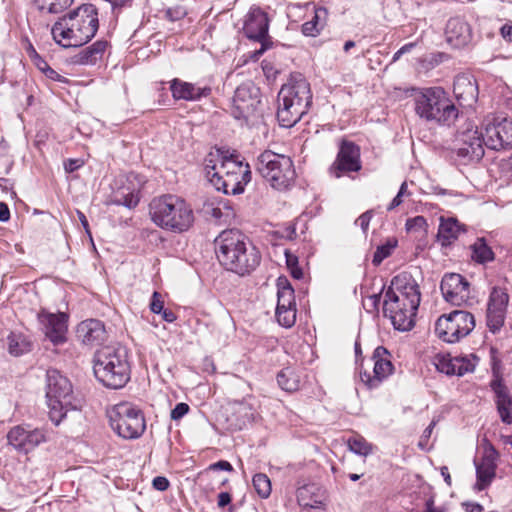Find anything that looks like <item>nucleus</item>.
Segmentation results:
<instances>
[{"instance_id": "15", "label": "nucleus", "mask_w": 512, "mask_h": 512, "mask_svg": "<svg viewBox=\"0 0 512 512\" xmlns=\"http://www.w3.org/2000/svg\"><path fill=\"white\" fill-rule=\"evenodd\" d=\"M482 454L479 460H474L476 468V484L475 489L478 491L485 490L496 477L497 462L499 453L495 447L487 440L481 444Z\"/></svg>"}, {"instance_id": "46", "label": "nucleus", "mask_w": 512, "mask_h": 512, "mask_svg": "<svg viewBox=\"0 0 512 512\" xmlns=\"http://www.w3.org/2000/svg\"><path fill=\"white\" fill-rule=\"evenodd\" d=\"M405 227L408 232L425 231L427 227V221L423 216H416L407 219Z\"/></svg>"}, {"instance_id": "32", "label": "nucleus", "mask_w": 512, "mask_h": 512, "mask_svg": "<svg viewBox=\"0 0 512 512\" xmlns=\"http://www.w3.org/2000/svg\"><path fill=\"white\" fill-rule=\"evenodd\" d=\"M277 307L296 308L294 289L286 278L279 277L277 280Z\"/></svg>"}, {"instance_id": "50", "label": "nucleus", "mask_w": 512, "mask_h": 512, "mask_svg": "<svg viewBox=\"0 0 512 512\" xmlns=\"http://www.w3.org/2000/svg\"><path fill=\"white\" fill-rule=\"evenodd\" d=\"M84 165V161L82 159H67L64 161V169L67 173H73L80 169Z\"/></svg>"}, {"instance_id": "62", "label": "nucleus", "mask_w": 512, "mask_h": 512, "mask_svg": "<svg viewBox=\"0 0 512 512\" xmlns=\"http://www.w3.org/2000/svg\"><path fill=\"white\" fill-rule=\"evenodd\" d=\"M32 62L41 72H44L49 67L48 63L40 55Z\"/></svg>"}, {"instance_id": "22", "label": "nucleus", "mask_w": 512, "mask_h": 512, "mask_svg": "<svg viewBox=\"0 0 512 512\" xmlns=\"http://www.w3.org/2000/svg\"><path fill=\"white\" fill-rule=\"evenodd\" d=\"M251 180V171H244L243 173L236 172L235 174H220V172H213L210 178V183L218 190L227 195H237L244 191V187Z\"/></svg>"}, {"instance_id": "47", "label": "nucleus", "mask_w": 512, "mask_h": 512, "mask_svg": "<svg viewBox=\"0 0 512 512\" xmlns=\"http://www.w3.org/2000/svg\"><path fill=\"white\" fill-rule=\"evenodd\" d=\"M456 364L458 376L473 372L475 369V364L467 357H456Z\"/></svg>"}, {"instance_id": "17", "label": "nucleus", "mask_w": 512, "mask_h": 512, "mask_svg": "<svg viewBox=\"0 0 512 512\" xmlns=\"http://www.w3.org/2000/svg\"><path fill=\"white\" fill-rule=\"evenodd\" d=\"M460 145L455 150L457 160L464 165L478 162L484 155V137L477 129H467L461 134Z\"/></svg>"}, {"instance_id": "16", "label": "nucleus", "mask_w": 512, "mask_h": 512, "mask_svg": "<svg viewBox=\"0 0 512 512\" xmlns=\"http://www.w3.org/2000/svg\"><path fill=\"white\" fill-rule=\"evenodd\" d=\"M8 443L19 453L27 454L41 443L46 442V433L43 429L18 425L10 429L7 434Z\"/></svg>"}, {"instance_id": "9", "label": "nucleus", "mask_w": 512, "mask_h": 512, "mask_svg": "<svg viewBox=\"0 0 512 512\" xmlns=\"http://www.w3.org/2000/svg\"><path fill=\"white\" fill-rule=\"evenodd\" d=\"M256 169L273 188L278 190L289 187L295 178L291 158L270 150H266L259 155Z\"/></svg>"}, {"instance_id": "7", "label": "nucleus", "mask_w": 512, "mask_h": 512, "mask_svg": "<svg viewBox=\"0 0 512 512\" xmlns=\"http://www.w3.org/2000/svg\"><path fill=\"white\" fill-rule=\"evenodd\" d=\"M277 118L282 127L294 126L307 113L312 94L310 84L303 78L283 85L278 93Z\"/></svg>"}, {"instance_id": "34", "label": "nucleus", "mask_w": 512, "mask_h": 512, "mask_svg": "<svg viewBox=\"0 0 512 512\" xmlns=\"http://www.w3.org/2000/svg\"><path fill=\"white\" fill-rule=\"evenodd\" d=\"M8 352L13 356H21L31 350V343L22 333L11 332L7 337Z\"/></svg>"}, {"instance_id": "43", "label": "nucleus", "mask_w": 512, "mask_h": 512, "mask_svg": "<svg viewBox=\"0 0 512 512\" xmlns=\"http://www.w3.org/2000/svg\"><path fill=\"white\" fill-rule=\"evenodd\" d=\"M396 246L397 240L395 238H389L384 244L377 247L373 255L372 263L375 266L380 265L384 259L391 255Z\"/></svg>"}, {"instance_id": "10", "label": "nucleus", "mask_w": 512, "mask_h": 512, "mask_svg": "<svg viewBox=\"0 0 512 512\" xmlns=\"http://www.w3.org/2000/svg\"><path fill=\"white\" fill-rule=\"evenodd\" d=\"M110 426L123 439L139 438L146 429L142 411L130 402H121L108 411Z\"/></svg>"}, {"instance_id": "29", "label": "nucleus", "mask_w": 512, "mask_h": 512, "mask_svg": "<svg viewBox=\"0 0 512 512\" xmlns=\"http://www.w3.org/2000/svg\"><path fill=\"white\" fill-rule=\"evenodd\" d=\"M465 232L464 225L460 224L456 218H440V224L437 233V240L443 246H450L456 241L461 233Z\"/></svg>"}, {"instance_id": "40", "label": "nucleus", "mask_w": 512, "mask_h": 512, "mask_svg": "<svg viewBox=\"0 0 512 512\" xmlns=\"http://www.w3.org/2000/svg\"><path fill=\"white\" fill-rule=\"evenodd\" d=\"M350 451L360 456H367L372 452V445L359 434H355L348 439Z\"/></svg>"}, {"instance_id": "25", "label": "nucleus", "mask_w": 512, "mask_h": 512, "mask_svg": "<svg viewBox=\"0 0 512 512\" xmlns=\"http://www.w3.org/2000/svg\"><path fill=\"white\" fill-rule=\"evenodd\" d=\"M445 36L452 47L462 48L471 42L472 30L464 19L454 17L449 19L446 24Z\"/></svg>"}, {"instance_id": "26", "label": "nucleus", "mask_w": 512, "mask_h": 512, "mask_svg": "<svg viewBox=\"0 0 512 512\" xmlns=\"http://www.w3.org/2000/svg\"><path fill=\"white\" fill-rule=\"evenodd\" d=\"M170 90L175 100L185 101H199L202 98L208 97L212 91L209 86L201 87L178 78L170 82Z\"/></svg>"}, {"instance_id": "41", "label": "nucleus", "mask_w": 512, "mask_h": 512, "mask_svg": "<svg viewBox=\"0 0 512 512\" xmlns=\"http://www.w3.org/2000/svg\"><path fill=\"white\" fill-rule=\"evenodd\" d=\"M436 369L446 375H457V364L456 357H450V355H438L435 358Z\"/></svg>"}, {"instance_id": "48", "label": "nucleus", "mask_w": 512, "mask_h": 512, "mask_svg": "<svg viewBox=\"0 0 512 512\" xmlns=\"http://www.w3.org/2000/svg\"><path fill=\"white\" fill-rule=\"evenodd\" d=\"M189 410L190 407L187 403L180 402L172 409L170 417L172 420L178 421L188 414Z\"/></svg>"}, {"instance_id": "36", "label": "nucleus", "mask_w": 512, "mask_h": 512, "mask_svg": "<svg viewBox=\"0 0 512 512\" xmlns=\"http://www.w3.org/2000/svg\"><path fill=\"white\" fill-rule=\"evenodd\" d=\"M327 15V9L325 7H318L314 11V15L311 20L306 21L302 25V33L305 36L315 37L323 28L321 19H324Z\"/></svg>"}, {"instance_id": "44", "label": "nucleus", "mask_w": 512, "mask_h": 512, "mask_svg": "<svg viewBox=\"0 0 512 512\" xmlns=\"http://www.w3.org/2000/svg\"><path fill=\"white\" fill-rule=\"evenodd\" d=\"M276 318L278 323L286 328H290L296 321V308H276Z\"/></svg>"}, {"instance_id": "18", "label": "nucleus", "mask_w": 512, "mask_h": 512, "mask_svg": "<svg viewBox=\"0 0 512 512\" xmlns=\"http://www.w3.org/2000/svg\"><path fill=\"white\" fill-rule=\"evenodd\" d=\"M362 165L360 161V149L351 141H342L337 158L330 168V173L336 178L350 172H358Z\"/></svg>"}, {"instance_id": "33", "label": "nucleus", "mask_w": 512, "mask_h": 512, "mask_svg": "<svg viewBox=\"0 0 512 512\" xmlns=\"http://www.w3.org/2000/svg\"><path fill=\"white\" fill-rule=\"evenodd\" d=\"M471 258L478 264H486L495 258V254L490 246H488L485 238H477L470 246Z\"/></svg>"}, {"instance_id": "52", "label": "nucleus", "mask_w": 512, "mask_h": 512, "mask_svg": "<svg viewBox=\"0 0 512 512\" xmlns=\"http://www.w3.org/2000/svg\"><path fill=\"white\" fill-rule=\"evenodd\" d=\"M152 485L158 491H165L168 489L170 483L166 477L157 476L153 479Z\"/></svg>"}, {"instance_id": "27", "label": "nucleus", "mask_w": 512, "mask_h": 512, "mask_svg": "<svg viewBox=\"0 0 512 512\" xmlns=\"http://www.w3.org/2000/svg\"><path fill=\"white\" fill-rule=\"evenodd\" d=\"M453 93L461 105L472 106L479 94L476 80L470 75H457L453 83Z\"/></svg>"}, {"instance_id": "5", "label": "nucleus", "mask_w": 512, "mask_h": 512, "mask_svg": "<svg viewBox=\"0 0 512 512\" xmlns=\"http://www.w3.org/2000/svg\"><path fill=\"white\" fill-rule=\"evenodd\" d=\"M415 113L427 122L450 126L459 112L454 102L441 87L421 88L414 94Z\"/></svg>"}, {"instance_id": "39", "label": "nucleus", "mask_w": 512, "mask_h": 512, "mask_svg": "<svg viewBox=\"0 0 512 512\" xmlns=\"http://www.w3.org/2000/svg\"><path fill=\"white\" fill-rule=\"evenodd\" d=\"M224 150L217 148L207 154L204 159V169L206 177L210 180L213 172H219V165L223 159Z\"/></svg>"}, {"instance_id": "28", "label": "nucleus", "mask_w": 512, "mask_h": 512, "mask_svg": "<svg viewBox=\"0 0 512 512\" xmlns=\"http://www.w3.org/2000/svg\"><path fill=\"white\" fill-rule=\"evenodd\" d=\"M492 390L496 395L497 409L501 420L506 424L512 423V398L509 395L507 387L501 379H495L491 382Z\"/></svg>"}, {"instance_id": "8", "label": "nucleus", "mask_w": 512, "mask_h": 512, "mask_svg": "<svg viewBox=\"0 0 512 512\" xmlns=\"http://www.w3.org/2000/svg\"><path fill=\"white\" fill-rule=\"evenodd\" d=\"M46 380V398L50 409L49 417L55 425H59L67 411L76 408L72 403V384L67 377L54 369L47 371Z\"/></svg>"}, {"instance_id": "56", "label": "nucleus", "mask_w": 512, "mask_h": 512, "mask_svg": "<svg viewBox=\"0 0 512 512\" xmlns=\"http://www.w3.org/2000/svg\"><path fill=\"white\" fill-rule=\"evenodd\" d=\"M210 469L212 470H224V471H232L233 467L232 465L225 460H220L212 465H210Z\"/></svg>"}, {"instance_id": "23", "label": "nucleus", "mask_w": 512, "mask_h": 512, "mask_svg": "<svg viewBox=\"0 0 512 512\" xmlns=\"http://www.w3.org/2000/svg\"><path fill=\"white\" fill-rule=\"evenodd\" d=\"M39 320L45 327L46 337L55 345L66 341L67 316L64 313H41Z\"/></svg>"}, {"instance_id": "54", "label": "nucleus", "mask_w": 512, "mask_h": 512, "mask_svg": "<svg viewBox=\"0 0 512 512\" xmlns=\"http://www.w3.org/2000/svg\"><path fill=\"white\" fill-rule=\"evenodd\" d=\"M45 74V76L51 80H54V81H58V82H66V78L62 75H60L57 71H55L53 68H51L50 66L45 69V71L43 72Z\"/></svg>"}, {"instance_id": "37", "label": "nucleus", "mask_w": 512, "mask_h": 512, "mask_svg": "<svg viewBox=\"0 0 512 512\" xmlns=\"http://www.w3.org/2000/svg\"><path fill=\"white\" fill-rule=\"evenodd\" d=\"M244 171H250L249 165H244L241 161L235 159L233 154H230L229 151L224 150L223 159L221 160V164L219 165L220 174L232 175L233 173H243Z\"/></svg>"}, {"instance_id": "13", "label": "nucleus", "mask_w": 512, "mask_h": 512, "mask_svg": "<svg viewBox=\"0 0 512 512\" xmlns=\"http://www.w3.org/2000/svg\"><path fill=\"white\" fill-rule=\"evenodd\" d=\"M242 29L248 39L261 44L260 48L253 51L250 55L253 61H257L273 45L272 39L268 35L269 19L267 14L259 7H251L245 16Z\"/></svg>"}, {"instance_id": "64", "label": "nucleus", "mask_w": 512, "mask_h": 512, "mask_svg": "<svg viewBox=\"0 0 512 512\" xmlns=\"http://www.w3.org/2000/svg\"><path fill=\"white\" fill-rule=\"evenodd\" d=\"M426 506V512H447L444 507H435L432 501H428Z\"/></svg>"}, {"instance_id": "12", "label": "nucleus", "mask_w": 512, "mask_h": 512, "mask_svg": "<svg viewBox=\"0 0 512 512\" xmlns=\"http://www.w3.org/2000/svg\"><path fill=\"white\" fill-rule=\"evenodd\" d=\"M260 104V89L252 81H246L236 88L230 112L235 119L249 123L261 115Z\"/></svg>"}, {"instance_id": "2", "label": "nucleus", "mask_w": 512, "mask_h": 512, "mask_svg": "<svg viewBox=\"0 0 512 512\" xmlns=\"http://www.w3.org/2000/svg\"><path fill=\"white\" fill-rule=\"evenodd\" d=\"M214 244L220 264L238 275L249 274L260 264V252L239 230L221 232Z\"/></svg>"}, {"instance_id": "21", "label": "nucleus", "mask_w": 512, "mask_h": 512, "mask_svg": "<svg viewBox=\"0 0 512 512\" xmlns=\"http://www.w3.org/2000/svg\"><path fill=\"white\" fill-rule=\"evenodd\" d=\"M484 144L492 150L512 148V120L502 119L485 127Z\"/></svg>"}, {"instance_id": "63", "label": "nucleus", "mask_w": 512, "mask_h": 512, "mask_svg": "<svg viewBox=\"0 0 512 512\" xmlns=\"http://www.w3.org/2000/svg\"><path fill=\"white\" fill-rule=\"evenodd\" d=\"M403 197L404 196L397 193V195L392 199V201L388 205L387 210L391 211L398 207L399 205H401V203L403 202Z\"/></svg>"}, {"instance_id": "53", "label": "nucleus", "mask_w": 512, "mask_h": 512, "mask_svg": "<svg viewBox=\"0 0 512 512\" xmlns=\"http://www.w3.org/2000/svg\"><path fill=\"white\" fill-rule=\"evenodd\" d=\"M205 213L217 221H220L223 216V212H222L221 208L213 207L212 205H207L205 207Z\"/></svg>"}, {"instance_id": "35", "label": "nucleus", "mask_w": 512, "mask_h": 512, "mask_svg": "<svg viewBox=\"0 0 512 512\" xmlns=\"http://www.w3.org/2000/svg\"><path fill=\"white\" fill-rule=\"evenodd\" d=\"M277 383L282 390L295 392L299 389L301 381L293 368L286 367L277 374Z\"/></svg>"}, {"instance_id": "3", "label": "nucleus", "mask_w": 512, "mask_h": 512, "mask_svg": "<svg viewBox=\"0 0 512 512\" xmlns=\"http://www.w3.org/2000/svg\"><path fill=\"white\" fill-rule=\"evenodd\" d=\"M98 28L97 9L92 4H83L60 17L52 26L51 34L64 48L79 47L88 43Z\"/></svg>"}, {"instance_id": "49", "label": "nucleus", "mask_w": 512, "mask_h": 512, "mask_svg": "<svg viewBox=\"0 0 512 512\" xmlns=\"http://www.w3.org/2000/svg\"><path fill=\"white\" fill-rule=\"evenodd\" d=\"M164 309V301L162 299V295L155 291L152 294L151 302H150V310L155 314H160Z\"/></svg>"}, {"instance_id": "20", "label": "nucleus", "mask_w": 512, "mask_h": 512, "mask_svg": "<svg viewBox=\"0 0 512 512\" xmlns=\"http://www.w3.org/2000/svg\"><path fill=\"white\" fill-rule=\"evenodd\" d=\"M469 287V282L462 275L457 273L445 274L440 285L444 299L456 306H460L469 300Z\"/></svg>"}, {"instance_id": "24", "label": "nucleus", "mask_w": 512, "mask_h": 512, "mask_svg": "<svg viewBox=\"0 0 512 512\" xmlns=\"http://www.w3.org/2000/svg\"><path fill=\"white\" fill-rule=\"evenodd\" d=\"M76 337L84 345L93 347L102 344L106 340L107 332L100 320L88 319L78 324Z\"/></svg>"}, {"instance_id": "45", "label": "nucleus", "mask_w": 512, "mask_h": 512, "mask_svg": "<svg viewBox=\"0 0 512 512\" xmlns=\"http://www.w3.org/2000/svg\"><path fill=\"white\" fill-rule=\"evenodd\" d=\"M286 265L290 271L291 276L294 279L300 280L303 278L304 273L302 268L299 266L298 257L290 251H285Z\"/></svg>"}, {"instance_id": "1", "label": "nucleus", "mask_w": 512, "mask_h": 512, "mask_svg": "<svg viewBox=\"0 0 512 512\" xmlns=\"http://www.w3.org/2000/svg\"><path fill=\"white\" fill-rule=\"evenodd\" d=\"M421 294L416 280L408 272L394 276L385 291L383 314L399 331L413 328Z\"/></svg>"}, {"instance_id": "30", "label": "nucleus", "mask_w": 512, "mask_h": 512, "mask_svg": "<svg viewBox=\"0 0 512 512\" xmlns=\"http://www.w3.org/2000/svg\"><path fill=\"white\" fill-rule=\"evenodd\" d=\"M107 46L108 42L105 40L94 42L74 56V63L79 65H95L102 59Z\"/></svg>"}, {"instance_id": "19", "label": "nucleus", "mask_w": 512, "mask_h": 512, "mask_svg": "<svg viewBox=\"0 0 512 512\" xmlns=\"http://www.w3.org/2000/svg\"><path fill=\"white\" fill-rule=\"evenodd\" d=\"M390 353L383 346H378L372 356L374 361L373 375L367 371H360V380L369 389L376 388L380 383L387 378L393 371V364L391 363Z\"/></svg>"}, {"instance_id": "31", "label": "nucleus", "mask_w": 512, "mask_h": 512, "mask_svg": "<svg viewBox=\"0 0 512 512\" xmlns=\"http://www.w3.org/2000/svg\"><path fill=\"white\" fill-rule=\"evenodd\" d=\"M132 179L137 180L139 186L137 188L133 187L131 191L127 193L122 192L120 194H117L113 200L114 204L125 206L129 209L135 208L138 205L140 201V187L144 183V180L142 178L139 179L138 175L134 173H131L128 176L129 181H132Z\"/></svg>"}, {"instance_id": "42", "label": "nucleus", "mask_w": 512, "mask_h": 512, "mask_svg": "<svg viewBox=\"0 0 512 512\" xmlns=\"http://www.w3.org/2000/svg\"><path fill=\"white\" fill-rule=\"evenodd\" d=\"M253 486L262 499H266L271 494V482L266 474L257 473L252 479Z\"/></svg>"}, {"instance_id": "14", "label": "nucleus", "mask_w": 512, "mask_h": 512, "mask_svg": "<svg viewBox=\"0 0 512 512\" xmlns=\"http://www.w3.org/2000/svg\"><path fill=\"white\" fill-rule=\"evenodd\" d=\"M509 300L510 296L505 287L491 288L486 309V324L491 333L496 334L503 327Z\"/></svg>"}, {"instance_id": "61", "label": "nucleus", "mask_w": 512, "mask_h": 512, "mask_svg": "<svg viewBox=\"0 0 512 512\" xmlns=\"http://www.w3.org/2000/svg\"><path fill=\"white\" fill-rule=\"evenodd\" d=\"M160 314L162 319L168 323H173L177 319L176 314L170 309L164 308Z\"/></svg>"}, {"instance_id": "11", "label": "nucleus", "mask_w": 512, "mask_h": 512, "mask_svg": "<svg viewBox=\"0 0 512 512\" xmlns=\"http://www.w3.org/2000/svg\"><path fill=\"white\" fill-rule=\"evenodd\" d=\"M475 327V318L465 310H454L441 315L435 323V334L447 343H457L471 333Z\"/></svg>"}, {"instance_id": "51", "label": "nucleus", "mask_w": 512, "mask_h": 512, "mask_svg": "<svg viewBox=\"0 0 512 512\" xmlns=\"http://www.w3.org/2000/svg\"><path fill=\"white\" fill-rule=\"evenodd\" d=\"M371 218H372V213L370 211H367V212L363 213L362 215H360L357 218L355 223H356V225L361 227L363 232H366L369 227Z\"/></svg>"}, {"instance_id": "38", "label": "nucleus", "mask_w": 512, "mask_h": 512, "mask_svg": "<svg viewBox=\"0 0 512 512\" xmlns=\"http://www.w3.org/2000/svg\"><path fill=\"white\" fill-rule=\"evenodd\" d=\"M74 0H34L37 9L45 14H59L65 11Z\"/></svg>"}, {"instance_id": "59", "label": "nucleus", "mask_w": 512, "mask_h": 512, "mask_svg": "<svg viewBox=\"0 0 512 512\" xmlns=\"http://www.w3.org/2000/svg\"><path fill=\"white\" fill-rule=\"evenodd\" d=\"M298 503L301 507L310 508V509L320 508L321 504H322L320 501H317V500L313 501V503L305 502L301 496H298Z\"/></svg>"}, {"instance_id": "57", "label": "nucleus", "mask_w": 512, "mask_h": 512, "mask_svg": "<svg viewBox=\"0 0 512 512\" xmlns=\"http://www.w3.org/2000/svg\"><path fill=\"white\" fill-rule=\"evenodd\" d=\"M10 219V210L6 203L0 202V221L7 222Z\"/></svg>"}, {"instance_id": "60", "label": "nucleus", "mask_w": 512, "mask_h": 512, "mask_svg": "<svg viewBox=\"0 0 512 512\" xmlns=\"http://www.w3.org/2000/svg\"><path fill=\"white\" fill-rule=\"evenodd\" d=\"M501 36L510 42H512V25L504 24L500 29Z\"/></svg>"}, {"instance_id": "58", "label": "nucleus", "mask_w": 512, "mask_h": 512, "mask_svg": "<svg viewBox=\"0 0 512 512\" xmlns=\"http://www.w3.org/2000/svg\"><path fill=\"white\" fill-rule=\"evenodd\" d=\"M231 502V495L228 492H221L218 495V506L220 508H223L227 505H229Z\"/></svg>"}, {"instance_id": "6", "label": "nucleus", "mask_w": 512, "mask_h": 512, "mask_svg": "<svg viewBox=\"0 0 512 512\" xmlns=\"http://www.w3.org/2000/svg\"><path fill=\"white\" fill-rule=\"evenodd\" d=\"M151 220L160 228L187 231L194 221L193 210L187 202L176 195H163L149 204Z\"/></svg>"}, {"instance_id": "4", "label": "nucleus", "mask_w": 512, "mask_h": 512, "mask_svg": "<svg viewBox=\"0 0 512 512\" xmlns=\"http://www.w3.org/2000/svg\"><path fill=\"white\" fill-rule=\"evenodd\" d=\"M95 377L104 386L120 389L130 380L127 350L122 346H105L97 350L93 359Z\"/></svg>"}, {"instance_id": "55", "label": "nucleus", "mask_w": 512, "mask_h": 512, "mask_svg": "<svg viewBox=\"0 0 512 512\" xmlns=\"http://www.w3.org/2000/svg\"><path fill=\"white\" fill-rule=\"evenodd\" d=\"M436 425V422L435 421H432L429 426L423 431V434L421 436V439L419 441V446L421 448L424 447V445L426 444V442L428 441V439L431 437V434H432V431L434 429Z\"/></svg>"}]
</instances>
